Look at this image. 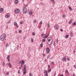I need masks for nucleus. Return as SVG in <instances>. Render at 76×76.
<instances>
[{"instance_id": "c85d7f7f", "label": "nucleus", "mask_w": 76, "mask_h": 76, "mask_svg": "<svg viewBox=\"0 0 76 76\" xmlns=\"http://www.w3.org/2000/svg\"><path fill=\"white\" fill-rule=\"evenodd\" d=\"M18 32H19V33H20V34H21V33H22V31H21V30H19Z\"/></svg>"}, {"instance_id": "f03ea898", "label": "nucleus", "mask_w": 76, "mask_h": 76, "mask_svg": "<svg viewBox=\"0 0 76 76\" xmlns=\"http://www.w3.org/2000/svg\"><path fill=\"white\" fill-rule=\"evenodd\" d=\"M51 39L52 40V38H51V39H48V42L47 43V44L48 45H51V44H53V40H52L51 42H50V41H51Z\"/></svg>"}, {"instance_id": "6e6552de", "label": "nucleus", "mask_w": 76, "mask_h": 76, "mask_svg": "<svg viewBox=\"0 0 76 76\" xmlns=\"http://www.w3.org/2000/svg\"><path fill=\"white\" fill-rule=\"evenodd\" d=\"M28 14L29 15H31L33 14V12H32V11L30 10Z\"/></svg>"}, {"instance_id": "a211bd4d", "label": "nucleus", "mask_w": 76, "mask_h": 76, "mask_svg": "<svg viewBox=\"0 0 76 76\" xmlns=\"http://www.w3.org/2000/svg\"><path fill=\"white\" fill-rule=\"evenodd\" d=\"M8 65L9 66V67L10 68H11V64H10V63H8Z\"/></svg>"}, {"instance_id": "7c9ffc66", "label": "nucleus", "mask_w": 76, "mask_h": 76, "mask_svg": "<svg viewBox=\"0 0 76 76\" xmlns=\"http://www.w3.org/2000/svg\"><path fill=\"white\" fill-rule=\"evenodd\" d=\"M33 22L34 23H35L36 22H37V20H34V21H33Z\"/></svg>"}, {"instance_id": "5fc2aeb1", "label": "nucleus", "mask_w": 76, "mask_h": 76, "mask_svg": "<svg viewBox=\"0 0 76 76\" xmlns=\"http://www.w3.org/2000/svg\"><path fill=\"white\" fill-rule=\"evenodd\" d=\"M71 76H75V74H73L72 75H71Z\"/></svg>"}, {"instance_id": "393cba45", "label": "nucleus", "mask_w": 76, "mask_h": 76, "mask_svg": "<svg viewBox=\"0 0 76 76\" xmlns=\"http://www.w3.org/2000/svg\"><path fill=\"white\" fill-rule=\"evenodd\" d=\"M44 73H46V74H47V72H48V71H46V70H44Z\"/></svg>"}, {"instance_id": "1a4fd4ad", "label": "nucleus", "mask_w": 76, "mask_h": 76, "mask_svg": "<svg viewBox=\"0 0 76 76\" xmlns=\"http://www.w3.org/2000/svg\"><path fill=\"white\" fill-rule=\"evenodd\" d=\"M23 74L24 75H25V74L26 73V69H24L23 70Z\"/></svg>"}, {"instance_id": "39448f33", "label": "nucleus", "mask_w": 76, "mask_h": 76, "mask_svg": "<svg viewBox=\"0 0 76 76\" xmlns=\"http://www.w3.org/2000/svg\"><path fill=\"white\" fill-rule=\"evenodd\" d=\"M46 53L47 54H48L49 53V52H50V49L48 47H47L46 48Z\"/></svg>"}, {"instance_id": "f257e3e1", "label": "nucleus", "mask_w": 76, "mask_h": 76, "mask_svg": "<svg viewBox=\"0 0 76 76\" xmlns=\"http://www.w3.org/2000/svg\"><path fill=\"white\" fill-rule=\"evenodd\" d=\"M6 35L5 34H3L1 35L0 38V40L2 41H3L6 37Z\"/></svg>"}, {"instance_id": "cd10ccee", "label": "nucleus", "mask_w": 76, "mask_h": 76, "mask_svg": "<svg viewBox=\"0 0 76 76\" xmlns=\"http://www.w3.org/2000/svg\"><path fill=\"white\" fill-rule=\"evenodd\" d=\"M50 1L53 2V3H55V1H54V0H50Z\"/></svg>"}, {"instance_id": "774afa93", "label": "nucleus", "mask_w": 76, "mask_h": 76, "mask_svg": "<svg viewBox=\"0 0 76 76\" xmlns=\"http://www.w3.org/2000/svg\"><path fill=\"white\" fill-rule=\"evenodd\" d=\"M17 47H19V45H17Z\"/></svg>"}, {"instance_id": "f704fd0d", "label": "nucleus", "mask_w": 76, "mask_h": 76, "mask_svg": "<svg viewBox=\"0 0 76 76\" xmlns=\"http://www.w3.org/2000/svg\"><path fill=\"white\" fill-rule=\"evenodd\" d=\"M32 34L33 35H35V32H32Z\"/></svg>"}, {"instance_id": "412c9836", "label": "nucleus", "mask_w": 76, "mask_h": 76, "mask_svg": "<svg viewBox=\"0 0 76 76\" xmlns=\"http://www.w3.org/2000/svg\"><path fill=\"white\" fill-rule=\"evenodd\" d=\"M26 65H24V69H26Z\"/></svg>"}, {"instance_id": "a878e982", "label": "nucleus", "mask_w": 76, "mask_h": 76, "mask_svg": "<svg viewBox=\"0 0 76 76\" xmlns=\"http://www.w3.org/2000/svg\"><path fill=\"white\" fill-rule=\"evenodd\" d=\"M69 10L71 11V10H72V7H69Z\"/></svg>"}, {"instance_id": "dca6fc26", "label": "nucleus", "mask_w": 76, "mask_h": 76, "mask_svg": "<svg viewBox=\"0 0 76 76\" xmlns=\"http://www.w3.org/2000/svg\"><path fill=\"white\" fill-rule=\"evenodd\" d=\"M72 26H74V25H76V22H74V23H73L72 24Z\"/></svg>"}, {"instance_id": "4c0bfd02", "label": "nucleus", "mask_w": 76, "mask_h": 76, "mask_svg": "<svg viewBox=\"0 0 76 76\" xmlns=\"http://www.w3.org/2000/svg\"><path fill=\"white\" fill-rule=\"evenodd\" d=\"M44 35H45V34H44V33H43L41 34V37H43Z\"/></svg>"}, {"instance_id": "49530a36", "label": "nucleus", "mask_w": 76, "mask_h": 76, "mask_svg": "<svg viewBox=\"0 0 76 76\" xmlns=\"http://www.w3.org/2000/svg\"><path fill=\"white\" fill-rule=\"evenodd\" d=\"M73 53H76V51L75 50H74L73 51Z\"/></svg>"}, {"instance_id": "ea45409f", "label": "nucleus", "mask_w": 76, "mask_h": 76, "mask_svg": "<svg viewBox=\"0 0 76 76\" xmlns=\"http://www.w3.org/2000/svg\"><path fill=\"white\" fill-rule=\"evenodd\" d=\"M48 76V74H46L44 75V76Z\"/></svg>"}, {"instance_id": "0eeeda50", "label": "nucleus", "mask_w": 76, "mask_h": 76, "mask_svg": "<svg viewBox=\"0 0 76 76\" xmlns=\"http://www.w3.org/2000/svg\"><path fill=\"white\" fill-rule=\"evenodd\" d=\"M62 59L63 60V61H66V56H64L62 58Z\"/></svg>"}, {"instance_id": "b1692460", "label": "nucleus", "mask_w": 76, "mask_h": 76, "mask_svg": "<svg viewBox=\"0 0 76 76\" xmlns=\"http://www.w3.org/2000/svg\"><path fill=\"white\" fill-rule=\"evenodd\" d=\"M9 72H6V73L5 75L6 76H7V75H9Z\"/></svg>"}, {"instance_id": "c9c22d12", "label": "nucleus", "mask_w": 76, "mask_h": 76, "mask_svg": "<svg viewBox=\"0 0 76 76\" xmlns=\"http://www.w3.org/2000/svg\"><path fill=\"white\" fill-rule=\"evenodd\" d=\"M3 66H5V63H4V62H3Z\"/></svg>"}, {"instance_id": "3c124183", "label": "nucleus", "mask_w": 76, "mask_h": 76, "mask_svg": "<svg viewBox=\"0 0 76 76\" xmlns=\"http://www.w3.org/2000/svg\"><path fill=\"white\" fill-rule=\"evenodd\" d=\"M7 61H8V62L10 61V59H7Z\"/></svg>"}, {"instance_id": "680f3d73", "label": "nucleus", "mask_w": 76, "mask_h": 76, "mask_svg": "<svg viewBox=\"0 0 76 76\" xmlns=\"http://www.w3.org/2000/svg\"><path fill=\"white\" fill-rule=\"evenodd\" d=\"M20 69H21V68L20 67Z\"/></svg>"}, {"instance_id": "603ef678", "label": "nucleus", "mask_w": 76, "mask_h": 76, "mask_svg": "<svg viewBox=\"0 0 76 76\" xmlns=\"http://www.w3.org/2000/svg\"><path fill=\"white\" fill-rule=\"evenodd\" d=\"M6 47H8V44H6Z\"/></svg>"}, {"instance_id": "5701e85b", "label": "nucleus", "mask_w": 76, "mask_h": 76, "mask_svg": "<svg viewBox=\"0 0 76 76\" xmlns=\"http://www.w3.org/2000/svg\"><path fill=\"white\" fill-rule=\"evenodd\" d=\"M43 38H47V36H45L43 37Z\"/></svg>"}, {"instance_id": "e2e57ef3", "label": "nucleus", "mask_w": 76, "mask_h": 76, "mask_svg": "<svg viewBox=\"0 0 76 76\" xmlns=\"http://www.w3.org/2000/svg\"><path fill=\"white\" fill-rule=\"evenodd\" d=\"M23 66H22V65H21V67H22Z\"/></svg>"}, {"instance_id": "bf43d9fd", "label": "nucleus", "mask_w": 76, "mask_h": 76, "mask_svg": "<svg viewBox=\"0 0 76 76\" xmlns=\"http://www.w3.org/2000/svg\"><path fill=\"white\" fill-rule=\"evenodd\" d=\"M16 27H17V28H18V27H19V26H17Z\"/></svg>"}, {"instance_id": "c03bdc74", "label": "nucleus", "mask_w": 76, "mask_h": 76, "mask_svg": "<svg viewBox=\"0 0 76 76\" xmlns=\"http://www.w3.org/2000/svg\"><path fill=\"white\" fill-rule=\"evenodd\" d=\"M40 4V5H42L43 4V3L42 2H41Z\"/></svg>"}, {"instance_id": "72a5a7b5", "label": "nucleus", "mask_w": 76, "mask_h": 76, "mask_svg": "<svg viewBox=\"0 0 76 76\" xmlns=\"http://www.w3.org/2000/svg\"><path fill=\"white\" fill-rule=\"evenodd\" d=\"M39 23L40 25H42V21H41Z\"/></svg>"}, {"instance_id": "423d86ee", "label": "nucleus", "mask_w": 76, "mask_h": 76, "mask_svg": "<svg viewBox=\"0 0 76 76\" xmlns=\"http://www.w3.org/2000/svg\"><path fill=\"white\" fill-rule=\"evenodd\" d=\"M20 63L21 65H23V64H24V63H25V61H24V60H23L20 61Z\"/></svg>"}, {"instance_id": "8fccbe9b", "label": "nucleus", "mask_w": 76, "mask_h": 76, "mask_svg": "<svg viewBox=\"0 0 76 76\" xmlns=\"http://www.w3.org/2000/svg\"><path fill=\"white\" fill-rule=\"evenodd\" d=\"M43 57H45V54H43Z\"/></svg>"}, {"instance_id": "052dcab7", "label": "nucleus", "mask_w": 76, "mask_h": 76, "mask_svg": "<svg viewBox=\"0 0 76 76\" xmlns=\"http://www.w3.org/2000/svg\"><path fill=\"white\" fill-rule=\"evenodd\" d=\"M39 29H41V27H40V26L39 27Z\"/></svg>"}, {"instance_id": "a18cd8bd", "label": "nucleus", "mask_w": 76, "mask_h": 76, "mask_svg": "<svg viewBox=\"0 0 76 76\" xmlns=\"http://www.w3.org/2000/svg\"><path fill=\"white\" fill-rule=\"evenodd\" d=\"M52 64H53V65H54V62H52Z\"/></svg>"}, {"instance_id": "f8f14e48", "label": "nucleus", "mask_w": 76, "mask_h": 76, "mask_svg": "<svg viewBox=\"0 0 76 76\" xmlns=\"http://www.w3.org/2000/svg\"><path fill=\"white\" fill-rule=\"evenodd\" d=\"M15 4H17V3H18V0H15L14 2Z\"/></svg>"}, {"instance_id": "6e6d98bb", "label": "nucleus", "mask_w": 76, "mask_h": 76, "mask_svg": "<svg viewBox=\"0 0 76 76\" xmlns=\"http://www.w3.org/2000/svg\"><path fill=\"white\" fill-rule=\"evenodd\" d=\"M10 20H9L7 22L8 23H10Z\"/></svg>"}, {"instance_id": "09e8293b", "label": "nucleus", "mask_w": 76, "mask_h": 76, "mask_svg": "<svg viewBox=\"0 0 76 76\" xmlns=\"http://www.w3.org/2000/svg\"><path fill=\"white\" fill-rule=\"evenodd\" d=\"M60 31H61V32H62V31H63V29H60Z\"/></svg>"}, {"instance_id": "58836bf2", "label": "nucleus", "mask_w": 76, "mask_h": 76, "mask_svg": "<svg viewBox=\"0 0 76 76\" xmlns=\"http://www.w3.org/2000/svg\"><path fill=\"white\" fill-rule=\"evenodd\" d=\"M66 59L68 61H69V60H70V59L68 58H67Z\"/></svg>"}, {"instance_id": "6ab92c4d", "label": "nucleus", "mask_w": 76, "mask_h": 76, "mask_svg": "<svg viewBox=\"0 0 76 76\" xmlns=\"http://www.w3.org/2000/svg\"><path fill=\"white\" fill-rule=\"evenodd\" d=\"M68 37H69V35L67 34L65 36V38H67Z\"/></svg>"}, {"instance_id": "c756f323", "label": "nucleus", "mask_w": 76, "mask_h": 76, "mask_svg": "<svg viewBox=\"0 0 76 76\" xmlns=\"http://www.w3.org/2000/svg\"><path fill=\"white\" fill-rule=\"evenodd\" d=\"M47 58H49V59H50V56H47Z\"/></svg>"}, {"instance_id": "bb28decb", "label": "nucleus", "mask_w": 76, "mask_h": 76, "mask_svg": "<svg viewBox=\"0 0 76 76\" xmlns=\"http://www.w3.org/2000/svg\"><path fill=\"white\" fill-rule=\"evenodd\" d=\"M45 39H42V42H45Z\"/></svg>"}, {"instance_id": "2eb2a0df", "label": "nucleus", "mask_w": 76, "mask_h": 76, "mask_svg": "<svg viewBox=\"0 0 76 76\" xmlns=\"http://www.w3.org/2000/svg\"><path fill=\"white\" fill-rule=\"evenodd\" d=\"M40 47H43V44L42 42L40 44Z\"/></svg>"}, {"instance_id": "de8ad7c7", "label": "nucleus", "mask_w": 76, "mask_h": 76, "mask_svg": "<svg viewBox=\"0 0 76 76\" xmlns=\"http://www.w3.org/2000/svg\"><path fill=\"white\" fill-rule=\"evenodd\" d=\"M48 27L49 28V27H50V24H48Z\"/></svg>"}, {"instance_id": "7ed1b4c3", "label": "nucleus", "mask_w": 76, "mask_h": 76, "mask_svg": "<svg viewBox=\"0 0 76 76\" xmlns=\"http://www.w3.org/2000/svg\"><path fill=\"white\" fill-rule=\"evenodd\" d=\"M23 13H27V11L26 10V9L25 7H23Z\"/></svg>"}, {"instance_id": "a19ab883", "label": "nucleus", "mask_w": 76, "mask_h": 76, "mask_svg": "<svg viewBox=\"0 0 76 76\" xmlns=\"http://www.w3.org/2000/svg\"><path fill=\"white\" fill-rule=\"evenodd\" d=\"M20 24L21 25H22L23 24V22H20Z\"/></svg>"}, {"instance_id": "37998d69", "label": "nucleus", "mask_w": 76, "mask_h": 76, "mask_svg": "<svg viewBox=\"0 0 76 76\" xmlns=\"http://www.w3.org/2000/svg\"><path fill=\"white\" fill-rule=\"evenodd\" d=\"M18 73L19 74L20 73V70H18Z\"/></svg>"}, {"instance_id": "aec40b11", "label": "nucleus", "mask_w": 76, "mask_h": 76, "mask_svg": "<svg viewBox=\"0 0 76 76\" xmlns=\"http://www.w3.org/2000/svg\"><path fill=\"white\" fill-rule=\"evenodd\" d=\"M48 73H49V72H51V69H50V70L49 69H48Z\"/></svg>"}, {"instance_id": "338daca9", "label": "nucleus", "mask_w": 76, "mask_h": 76, "mask_svg": "<svg viewBox=\"0 0 76 76\" xmlns=\"http://www.w3.org/2000/svg\"><path fill=\"white\" fill-rule=\"evenodd\" d=\"M56 75V73H55L54 74V75Z\"/></svg>"}, {"instance_id": "4468645a", "label": "nucleus", "mask_w": 76, "mask_h": 76, "mask_svg": "<svg viewBox=\"0 0 76 76\" xmlns=\"http://www.w3.org/2000/svg\"><path fill=\"white\" fill-rule=\"evenodd\" d=\"M14 25H15V26H17V25H18V24H17L16 22H15L14 23Z\"/></svg>"}, {"instance_id": "ddd939ff", "label": "nucleus", "mask_w": 76, "mask_h": 76, "mask_svg": "<svg viewBox=\"0 0 76 76\" xmlns=\"http://www.w3.org/2000/svg\"><path fill=\"white\" fill-rule=\"evenodd\" d=\"M5 16L6 18H9V15H8V14H7L5 15Z\"/></svg>"}, {"instance_id": "4d7b16f0", "label": "nucleus", "mask_w": 76, "mask_h": 76, "mask_svg": "<svg viewBox=\"0 0 76 76\" xmlns=\"http://www.w3.org/2000/svg\"><path fill=\"white\" fill-rule=\"evenodd\" d=\"M76 67V66L75 65L74 66V68H75Z\"/></svg>"}, {"instance_id": "f3484780", "label": "nucleus", "mask_w": 76, "mask_h": 76, "mask_svg": "<svg viewBox=\"0 0 76 76\" xmlns=\"http://www.w3.org/2000/svg\"><path fill=\"white\" fill-rule=\"evenodd\" d=\"M65 73H67V75H68V74H69V72H68V70H66L65 71Z\"/></svg>"}, {"instance_id": "e433bc0d", "label": "nucleus", "mask_w": 76, "mask_h": 76, "mask_svg": "<svg viewBox=\"0 0 76 76\" xmlns=\"http://www.w3.org/2000/svg\"><path fill=\"white\" fill-rule=\"evenodd\" d=\"M31 42H33V41H34V40H33V39L32 38H31Z\"/></svg>"}, {"instance_id": "4be33fe9", "label": "nucleus", "mask_w": 76, "mask_h": 76, "mask_svg": "<svg viewBox=\"0 0 76 76\" xmlns=\"http://www.w3.org/2000/svg\"><path fill=\"white\" fill-rule=\"evenodd\" d=\"M7 58V59H9V58H10V56L9 55L8 56Z\"/></svg>"}, {"instance_id": "9b49d317", "label": "nucleus", "mask_w": 76, "mask_h": 76, "mask_svg": "<svg viewBox=\"0 0 76 76\" xmlns=\"http://www.w3.org/2000/svg\"><path fill=\"white\" fill-rule=\"evenodd\" d=\"M54 28L55 29H56V30H57V29H58V27H57V26H54Z\"/></svg>"}, {"instance_id": "20e7f679", "label": "nucleus", "mask_w": 76, "mask_h": 76, "mask_svg": "<svg viewBox=\"0 0 76 76\" xmlns=\"http://www.w3.org/2000/svg\"><path fill=\"white\" fill-rule=\"evenodd\" d=\"M14 12L16 13H19L20 12V10H19V9H16L14 10Z\"/></svg>"}, {"instance_id": "69168bd1", "label": "nucleus", "mask_w": 76, "mask_h": 76, "mask_svg": "<svg viewBox=\"0 0 76 76\" xmlns=\"http://www.w3.org/2000/svg\"><path fill=\"white\" fill-rule=\"evenodd\" d=\"M22 1H24V0H22Z\"/></svg>"}, {"instance_id": "0e129e2a", "label": "nucleus", "mask_w": 76, "mask_h": 76, "mask_svg": "<svg viewBox=\"0 0 76 76\" xmlns=\"http://www.w3.org/2000/svg\"><path fill=\"white\" fill-rule=\"evenodd\" d=\"M46 61V59H45V60H44V61Z\"/></svg>"}, {"instance_id": "13d9d810", "label": "nucleus", "mask_w": 76, "mask_h": 76, "mask_svg": "<svg viewBox=\"0 0 76 76\" xmlns=\"http://www.w3.org/2000/svg\"><path fill=\"white\" fill-rule=\"evenodd\" d=\"M49 37V34H48V35L47 36V37Z\"/></svg>"}, {"instance_id": "9d476101", "label": "nucleus", "mask_w": 76, "mask_h": 76, "mask_svg": "<svg viewBox=\"0 0 76 76\" xmlns=\"http://www.w3.org/2000/svg\"><path fill=\"white\" fill-rule=\"evenodd\" d=\"M3 11V9L2 8H0V13H2Z\"/></svg>"}, {"instance_id": "473e14b6", "label": "nucleus", "mask_w": 76, "mask_h": 76, "mask_svg": "<svg viewBox=\"0 0 76 76\" xmlns=\"http://www.w3.org/2000/svg\"><path fill=\"white\" fill-rule=\"evenodd\" d=\"M66 17V15H62V18H65Z\"/></svg>"}, {"instance_id": "79ce46f5", "label": "nucleus", "mask_w": 76, "mask_h": 76, "mask_svg": "<svg viewBox=\"0 0 76 76\" xmlns=\"http://www.w3.org/2000/svg\"><path fill=\"white\" fill-rule=\"evenodd\" d=\"M29 76H32V75H31V73H30L29 74Z\"/></svg>"}, {"instance_id": "864d4df0", "label": "nucleus", "mask_w": 76, "mask_h": 76, "mask_svg": "<svg viewBox=\"0 0 76 76\" xmlns=\"http://www.w3.org/2000/svg\"><path fill=\"white\" fill-rule=\"evenodd\" d=\"M48 68H50V65H48Z\"/></svg>"}, {"instance_id": "2f4dec72", "label": "nucleus", "mask_w": 76, "mask_h": 76, "mask_svg": "<svg viewBox=\"0 0 76 76\" xmlns=\"http://www.w3.org/2000/svg\"><path fill=\"white\" fill-rule=\"evenodd\" d=\"M72 20H70V21H69V24H70V23H71V21H72Z\"/></svg>"}]
</instances>
